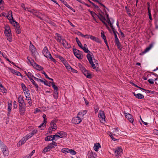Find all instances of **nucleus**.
Masks as SVG:
<instances>
[{
    "mask_svg": "<svg viewBox=\"0 0 158 158\" xmlns=\"http://www.w3.org/2000/svg\"><path fill=\"white\" fill-rule=\"evenodd\" d=\"M57 143L53 141L51 143H50L47 147H45L43 151V153H45L48 151H49L52 148L54 147V146H57Z\"/></svg>",
    "mask_w": 158,
    "mask_h": 158,
    "instance_id": "2",
    "label": "nucleus"
},
{
    "mask_svg": "<svg viewBox=\"0 0 158 158\" xmlns=\"http://www.w3.org/2000/svg\"><path fill=\"white\" fill-rule=\"evenodd\" d=\"M134 96L137 98L138 99H143L144 98V96L140 94H135L134 93Z\"/></svg>",
    "mask_w": 158,
    "mask_h": 158,
    "instance_id": "30",
    "label": "nucleus"
},
{
    "mask_svg": "<svg viewBox=\"0 0 158 158\" xmlns=\"http://www.w3.org/2000/svg\"><path fill=\"white\" fill-rule=\"evenodd\" d=\"M5 31H11L9 27L8 26H6L5 27Z\"/></svg>",
    "mask_w": 158,
    "mask_h": 158,
    "instance_id": "51",
    "label": "nucleus"
},
{
    "mask_svg": "<svg viewBox=\"0 0 158 158\" xmlns=\"http://www.w3.org/2000/svg\"><path fill=\"white\" fill-rule=\"evenodd\" d=\"M101 36L102 38L104 40L105 43L106 44H107V41L106 40V38L104 34V32L102 31L101 32Z\"/></svg>",
    "mask_w": 158,
    "mask_h": 158,
    "instance_id": "27",
    "label": "nucleus"
},
{
    "mask_svg": "<svg viewBox=\"0 0 158 158\" xmlns=\"http://www.w3.org/2000/svg\"><path fill=\"white\" fill-rule=\"evenodd\" d=\"M51 83L52 87L54 89V91H58V88L57 86L55 85L54 82H51Z\"/></svg>",
    "mask_w": 158,
    "mask_h": 158,
    "instance_id": "41",
    "label": "nucleus"
},
{
    "mask_svg": "<svg viewBox=\"0 0 158 158\" xmlns=\"http://www.w3.org/2000/svg\"><path fill=\"white\" fill-rule=\"evenodd\" d=\"M10 70L11 73L18 76H21V74L20 73L13 69H10Z\"/></svg>",
    "mask_w": 158,
    "mask_h": 158,
    "instance_id": "23",
    "label": "nucleus"
},
{
    "mask_svg": "<svg viewBox=\"0 0 158 158\" xmlns=\"http://www.w3.org/2000/svg\"><path fill=\"white\" fill-rule=\"evenodd\" d=\"M33 78L34 79V80L35 81H37L38 82H43V80H41L40 79H39L37 78H36V77H34Z\"/></svg>",
    "mask_w": 158,
    "mask_h": 158,
    "instance_id": "55",
    "label": "nucleus"
},
{
    "mask_svg": "<svg viewBox=\"0 0 158 158\" xmlns=\"http://www.w3.org/2000/svg\"><path fill=\"white\" fill-rule=\"evenodd\" d=\"M63 3L68 8H69L70 9L72 10H73V8H72L69 5H68L66 2L64 1L63 2Z\"/></svg>",
    "mask_w": 158,
    "mask_h": 158,
    "instance_id": "50",
    "label": "nucleus"
},
{
    "mask_svg": "<svg viewBox=\"0 0 158 158\" xmlns=\"http://www.w3.org/2000/svg\"><path fill=\"white\" fill-rule=\"evenodd\" d=\"M99 148H101V145L99 143H97L94 144V149L95 151L97 152Z\"/></svg>",
    "mask_w": 158,
    "mask_h": 158,
    "instance_id": "26",
    "label": "nucleus"
},
{
    "mask_svg": "<svg viewBox=\"0 0 158 158\" xmlns=\"http://www.w3.org/2000/svg\"><path fill=\"white\" fill-rule=\"evenodd\" d=\"M92 53H88L87 55V58L89 60V63L91 65L92 67L94 69H96V67L95 65L94 64L92 60Z\"/></svg>",
    "mask_w": 158,
    "mask_h": 158,
    "instance_id": "4",
    "label": "nucleus"
},
{
    "mask_svg": "<svg viewBox=\"0 0 158 158\" xmlns=\"http://www.w3.org/2000/svg\"><path fill=\"white\" fill-rule=\"evenodd\" d=\"M82 120L77 116L73 118L72 119V121L73 123L75 124H77L81 123Z\"/></svg>",
    "mask_w": 158,
    "mask_h": 158,
    "instance_id": "10",
    "label": "nucleus"
},
{
    "mask_svg": "<svg viewBox=\"0 0 158 158\" xmlns=\"http://www.w3.org/2000/svg\"><path fill=\"white\" fill-rule=\"evenodd\" d=\"M122 151V149L121 148H117L114 151L115 156L116 158H118L119 156H120Z\"/></svg>",
    "mask_w": 158,
    "mask_h": 158,
    "instance_id": "9",
    "label": "nucleus"
},
{
    "mask_svg": "<svg viewBox=\"0 0 158 158\" xmlns=\"http://www.w3.org/2000/svg\"><path fill=\"white\" fill-rule=\"evenodd\" d=\"M90 14H91V15H92L93 19L97 23L96 19H95V17L97 16V15L94 12H93V11H90Z\"/></svg>",
    "mask_w": 158,
    "mask_h": 158,
    "instance_id": "40",
    "label": "nucleus"
},
{
    "mask_svg": "<svg viewBox=\"0 0 158 158\" xmlns=\"http://www.w3.org/2000/svg\"><path fill=\"white\" fill-rule=\"evenodd\" d=\"M56 39L57 41L60 43H61V37L60 35L58 33L56 34Z\"/></svg>",
    "mask_w": 158,
    "mask_h": 158,
    "instance_id": "31",
    "label": "nucleus"
},
{
    "mask_svg": "<svg viewBox=\"0 0 158 158\" xmlns=\"http://www.w3.org/2000/svg\"><path fill=\"white\" fill-rule=\"evenodd\" d=\"M48 58H49L50 59V60L51 61L54 62H56V60L55 59H54V58H53L52 57V56H51V54H50V55H49V56H48Z\"/></svg>",
    "mask_w": 158,
    "mask_h": 158,
    "instance_id": "52",
    "label": "nucleus"
},
{
    "mask_svg": "<svg viewBox=\"0 0 158 158\" xmlns=\"http://www.w3.org/2000/svg\"><path fill=\"white\" fill-rule=\"evenodd\" d=\"M21 86L23 91L25 97H27V96H29L30 94L29 93V90L26 87V85L22 83L21 84Z\"/></svg>",
    "mask_w": 158,
    "mask_h": 158,
    "instance_id": "5",
    "label": "nucleus"
},
{
    "mask_svg": "<svg viewBox=\"0 0 158 158\" xmlns=\"http://www.w3.org/2000/svg\"><path fill=\"white\" fill-rule=\"evenodd\" d=\"M41 112V110H40L38 108H36L35 110V111H34V113L35 114H36L38 112Z\"/></svg>",
    "mask_w": 158,
    "mask_h": 158,
    "instance_id": "59",
    "label": "nucleus"
},
{
    "mask_svg": "<svg viewBox=\"0 0 158 158\" xmlns=\"http://www.w3.org/2000/svg\"><path fill=\"white\" fill-rule=\"evenodd\" d=\"M91 35H84L83 36V37H85L87 39H89L90 38V36Z\"/></svg>",
    "mask_w": 158,
    "mask_h": 158,
    "instance_id": "60",
    "label": "nucleus"
},
{
    "mask_svg": "<svg viewBox=\"0 0 158 158\" xmlns=\"http://www.w3.org/2000/svg\"><path fill=\"white\" fill-rule=\"evenodd\" d=\"M148 81L150 84H152L154 83V80L152 79H149Z\"/></svg>",
    "mask_w": 158,
    "mask_h": 158,
    "instance_id": "58",
    "label": "nucleus"
},
{
    "mask_svg": "<svg viewBox=\"0 0 158 158\" xmlns=\"http://www.w3.org/2000/svg\"><path fill=\"white\" fill-rule=\"evenodd\" d=\"M73 52L74 55L79 59H82L83 57L82 52L76 49H73Z\"/></svg>",
    "mask_w": 158,
    "mask_h": 158,
    "instance_id": "3",
    "label": "nucleus"
},
{
    "mask_svg": "<svg viewBox=\"0 0 158 158\" xmlns=\"http://www.w3.org/2000/svg\"><path fill=\"white\" fill-rule=\"evenodd\" d=\"M124 114L126 117L128 119L129 122L133 124L134 122V119L133 116L130 114L127 113L124 111Z\"/></svg>",
    "mask_w": 158,
    "mask_h": 158,
    "instance_id": "6",
    "label": "nucleus"
},
{
    "mask_svg": "<svg viewBox=\"0 0 158 158\" xmlns=\"http://www.w3.org/2000/svg\"><path fill=\"white\" fill-rule=\"evenodd\" d=\"M14 26L16 27L15 30L17 33L19 34L21 32L20 29V28L19 26L18 23L17 22L16 23H11Z\"/></svg>",
    "mask_w": 158,
    "mask_h": 158,
    "instance_id": "17",
    "label": "nucleus"
},
{
    "mask_svg": "<svg viewBox=\"0 0 158 158\" xmlns=\"http://www.w3.org/2000/svg\"><path fill=\"white\" fill-rule=\"evenodd\" d=\"M56 120H52L50 124V126L49 127L48 132L51 134L52 131H54L57 128V127L56 124Z\"/></svg>",
    "mask_w": 158,
    "mask_h": 158,
    "instance_id": "1",
    "label": "nucleus"
},
{
    "mask_svg": "<svg viewBox=\"0 0 158 158\" xmlns=\"http://www.w3.org/2000/svg\"><path fill=\"white\" fill-rule=\"evenodd\" d=\"M152 47L153 44H150L149 46L147 48L145 49L144 51L143 52V53H145L148 52Z\"/></svg>",
    "mask_w": 158,
    "mask_h": 158,
    "instance_id": "34",
    "label": "nucleus"
},
{
    "mask_svg": "<svg viewBox=\"0 0 158 158\" xmlns=\"http://www.w3.org/2000/svg\"><path fill=\"white\" fill-rule=\"evenodd\" d=\"M61 43L65 48H69L71 47L70 45L65 39H63Z\"/></svg>",
    "mask_w": 158,
    "mask_h": 158,
    "instance_id": "16",
    "label": "nucleus"
},
{
    "mask_svg": "<svg viewBox=\"0 0 158 158\" xmlns=\"http://www.w3.org/2000/svg\"><path fill=\"white\" fill-rule=\"evenodd\" d=\"M90 39H91V40L94 41L96 42H97L98 43H100L101 41H100L99 40V39L95 37L94 36L92 35H90Z\"/></svg>",
    "mask_w": 158,
    "mask_h": 158,
    "instance_id": "24",
    "label": "nucleus"
},
{
    "mask_svg": "<svg viewBox=\"0 0 158 158\" xmlns=\"http://www.w3.org/2000/svg\"><path fill=\"white\" fill-rule=\"evenodd\" d=\"M82 113L81 112H80L78 113L77 115V116L79 117L81 120L83 119L84 116Z\"/></svg>",
    "mask_w": 158,
    "mask_h": 158,
    "instance_id": "45",
    "label": "nucleus"
},
{
    "mask_svg": "<svg viewBox=\"0 0 158 158\" xmlns=\"http://www.w3.org/2000/svg\"><path fill=\"white\" fill-rule=\"evenodd\" d=\"M69 153H70L71 155H74L76 154V152L73 150L69 149Z\"/></svg>",
    "mask_w": 158,
    "mask_h": 158,
    "instance_id": "49",
    "label": "nucleus"
},
{
    "mask_svg": "<svg viewBox=\"0 0 158 158\" xmlns=\"http://www.w3.org/2000/svg\"><path fill=\"white\" fill-rule=\"evenodd\" d=\"M57 134L59 135L60 138H65L66 137V133L64 131H61L57 133Z\"/></svg>",
    "mask_w": 158,
    "mask_h": 158,
    "instance_id": "20",
    "label": "nucleus"
},
{
    "mask_svg": "<svg viewBox=\"0 0 158 158\" xmlns=\"http://www.w3.org/2000/svg\"><path fill=\"white\" fill-rule=\"evenodd\" d=\"M18 102L19 104L23 105L24 103V101L23 100V97L22 95H19L18 97Z\"/></svg>",
    "mask_w": 158,
    "mask_h": 158,
    "instance_id": "21",
    "label": "nucleus"
},
{
    "mask_svg": "<svg viewBox=\"0 0 158 158\" xmlns=\"http://www.w3.org/2000/svg\"><path fill=\"white\" fill-rule=\"evenodd\" d=\"M80 68L81 70L82 71V73H83L84 71L86 70L85 68L81 65H80Z\"/></svg>",
    "mask_w": 158,
    "mask_h": 158,
    "instance_id": "57",
    "label": "nucleus"
},
{
    "mask_svg": "<svg viewBox=\"0 0 158 158\" xmlns=\"http://www.w3.org/2000/svg\"><path fill=\"white\" fill-rule=\"evenodd\" d=\"M30 138L28 137V135H27L25 137H23L20 141L19 143L20 146L22 145L25 143L26 141L28 139Z\"/></svg>",
    "mask_w": 158,
    "mask_h": 158,
    "instance_id": "15",
    "label": "nucleus"
},
{
    "mask_svg": "<svg viewBox=\"0 0 158 158\" xmlns=\"http://www.w3.org/2000/svg\"><path fill=\"white\" fill-rule=\"evenodd\" d=\"M37 130H34L28 134L27 135H28V137L30 138L33 135L37 133Z\"/></svg>",
    "mask_w": 158,
    "mask_h": 158,
    "instance_id": "32",
    "label": "nucleus"
},
{
    "mask_svg": "<svg viewBox=\"0 0 158 158\" xmlns=\"http://www.w3.org/2000/svg\"><path fill=\"white\" fill-rule=\"evenodd\" d=\"M26 75L28 77L30 80L32 79V78H34V76L30 72H28L26 73Z\"/></svg>",
    "mask_w": 158,
    "mask_h": 158,
    "instance_id": "36",
    "label": "nucleus"
},
{
    "mask_svg": "<svg viewBox=\"0 0 158 158\" xmlns=\"http://www.w3.org/2000/svg\"><path fill=\"white\" fill-rule=\"evenodd\" d=\"M58 58L60 59L62 61H64V63L66 61V60L64 59L61 56H59Z\"/></svg>",
    "mask_w": 158,
    "mask_h": 158,
    "instance_id": "61",
    "label": "nucleus"
},
{
    "mask_svg": "<svg viewBox=\"0 0 158 158\" xmlns=\"http://www.w3.org/2000/svg\"><path fill=\"white\" fill-rule=\"evenodd\" d=\"M43 117L44 118L43 122L44 123H46V120L47 119L46 115L45 114H44L43 115Z\"/></svg>",
    "mask_w": 158,
    "mask_h": 158,
    "instance_id": "56",
    "label": "nucleus"
},
{
    "mask_svg": "<svg viewBox=\"0 0 158 158\" xmlns=\"http://www.w3.org/2000/svg\"><path fill=\"white\" fill-rule=\"evenodd\" d=\"M6 36L7 37V39L10 42L11 41V31H4Z\"/></svg>",
    "mask_w": 158,
    "mask_h": 158,
    "instance_id": "18",
    "label": "nucleus"
},
{
    "mask_svg": "<svg viewBox=\"0 0 158 158\" xmlns=\"http://www.w3.org/2000/svg\"><path fill=\"white\" fill-rule=\"evenodd\" d=\"M7 17L8 19L10 20V22L11 23H16L17 22H15L13 19L12 15V12L11 10L9 11L8 12V15L6 16Z\"/></svg>",
    "mask_w": 158,
    "mask_h": 158,
    "instance_id": "7",
    "label": "nucleus"
},
{
    "mask_svg": "<svg viewBox=\"0 0 158 158\" xmlns=\"http://www.w3.org/2000/svg\"><path fill=\"white\" fill-rule=\"evenodd\" d=\"M34 67L36 69L39 70H41L43 69V68L42 67L38 65L37 64L34 66Z\"/></svg>",
    "mask_w": 158,
    "mask_h": 158,
    "instance_id": "37",
    "label": "nucleus"
},
{
    "mask_svg": "<svg viewBox=\"0 0 158 158\" xmlns=\"http://www.w3.org/2000/svg\"><path fill=\"white\" fill-rule=\"evenodd\" d=\"M77 34L78 35H79V36H81L82 37H83V34H82L81 32H80L79 31H77Z\"/></svg>",
    "mask_w": 158,
    "mask_h": 158,
    "instance_id": "62",
    "label": "nucleus"
},
{
    "mask_svg": "<svg viewBox=\"0 0 158 158\" xmlns=\"http://www.w3.org/2000/svg\"><path fill=\"white\" fill-rule=\"evenodd\" d=\"M95 153H94L92 151H89L88 152V156L90 158H94V155Z\"/></svg>",
    "mask_w": 158,
    "mask_h": 158,
    "instance_id": "33",
    "label": "nucleus"
},
{
    "mask_svg": "<svg viewBox=\"0 0 158 158\" xmlns=\"http://www.w3.org/2000/svg\"><path fill=\"white\" fill-rule=\"evenodd\" d=\"M110 136L113 140L116 141L117 140V139H115V138H114L112 134H111V135H110Z\"/></svg>",
    "mask_w": 158,
    "mask_h": 158,
    "instance_id": "64",
    "label": "nucleus"
},
{
    "mask_svg": "<svg viewBox=\"0 0 158 158\" xmlns=\"http://www.w3.org/2000/svg\"><path fill=\"white\" fill-rule=\"evenodd\" d=\"M0 89L3 93L6 92V89L3 86L2 84H0Z\"/></svg>",
    "mask_w": 158,
    "mask_h": 158,
    "instance_id": "35",
    "label": "nucleus"
},
{
    "mask_svg": "<svg viewBox=\"0 0 158 158\" xmlns=\"http://www.w3.org/2000/svg\"><path fill=\"white\" fill-rule=\"evenodd\" d=\"M53 97L55 99H56L58 97V91H54L53 95Z\"/></svg>",
    "mask_w": 158,
    "mask_h": 158,
    "instance_id": "42",
    "label": "nucleus"
},
{
    "mask_svg": "<svg viewBox=\"0 0 158 158\" xmlns=\"http://www.w3.org/2000/svg\"><path fill=\"white\" fill-rule=\"evenodd\" d=\"M101 21L106 26L107 28L109 29V27L107 25V24L105 22V21L106 20L104 17L103 16L101 15H97V16Z\"/></svg>",
    "mask_w": 158,
    "mask_h": 158,
    "instance_id": "14",
    "label": "nucleus"
},
{
    "mask_svg": "<svg viewBox=\"0 0 158 158\" xmlns=\"http://www.w3.org/2000/svg\"><path fill=\"white\" fill-rule=\"evenodd\" d=\"M27 59L30 62L31 64L34 67L36 64L34 62V61L33 60H31L29 59H28V57H27Z\"/></svg>",
    "mask_w": 158,
    "mask_h": 158,
    "instance_id": "43",
    "label": "nucleus"
},
{
    "mask_svg": "<svg viewBox=\"0 0 158 158\" xmlns=\"http://www.w3.org/2000/svg\"><path fill=\"white\" fill-rule=\"evenodd\" d=\"M42 83H43L45 85L47 86H50L49 85L50 84L48 82V81L44 79L43 80V82H42Z\"/></svg>",
    "mask_w": 158,
    "mask_h": 158,
    "instance_id": "53",
    "label": "nucleus"
},
{
    "mask_svg": "<svg viewBox=\"0 0 158 158\" xmlns=\"http://www.w3.org/2000/svg\"><path fill=\"white\" fill-rule=\"evenodd\" d=\"M32 82L34 85L37 88H38V85L35 83V81L32 79H31L30 80Z\"/></svg>",
    "mask_w": 158,
    "mask_h": 158,
    "instance_id": "48",
    "label": "nucleus"
},
{
    "mask_svg": "<svg viewBox=\"0 0 158 158\" xmlns=\"http://www.w3.org/2000/svg\"><path fill=\"white\" fill-rule=\"evenodd\" d=\"M83 73L87 78H91V74L89 72L86 70Z\"/></svg>",
    "mask_w": 158,
    "mask_h": 158,
    "instance_id": "22",
    "label": "nucleus"
},
{
    "mask_svg": "<svg viewBox=\"0 0 158 158\" xmlns=\"http://www.w3.org/2000/svg\"><path fill=\"white\" fill-rule=\"evenodd\" d=\"M23 105H19V112L21 114H24L25 110L26 108L25 107L23 106Z\"/></svg>",
    "mask_w": 158,
    "mask_h": 158,
    "instance_id": "19",
    "label": "nucleus"
},
{
    "mask_svg": "<svg viewBox=\"0 0 158 158\" xmlns=\"http://www.w3.org/2000/svg\"><path fill=\"white\" fill-rule=\"evenodd\" d=\"M98 117L101 119L102 121H105L106 118L104 113L103 111L100 110L98 114Z\"/></svg>",
    "mask_w": 158,
    "mask_h": 158,
    "instance_id": "11",
    "label": "nucleus"
},
{
    "mask_svg": "<svg viewBox=\"0 0 158 158\" xmlns=\"http://www.w3.org/2000/svg\"><path fill=\"white\" fill-rule=\"evenodd\" d=\"M53 135H51L49 136H48L46 137L45 139V140L46 141H51L53 140H54V138L53 137Z\"/></svg>",
    "mask_w": 158,
    "mask_h": 158,
    "instance_id": "29",
    "label": "nucleus"
},
{
    "mask_svg": "<svg viewBox=\"0 0 158 158\" xmlns=\"http://www.w3.org/2000/svg\"><path fill=\"white\" fill-rule=\"evenodd\" d=\"M1 149L3 155L5 156H7L9 155V151L8 148L6 146L2 145Z\"/></svg>",
    "mask_w": 158,
    "mask_h": 158,
    "instance_id": "8",
    "label": "nucleus"
},
{
    "mask_svg": "<svg viewBox=\"0 0 158 158\" xmlns=\"http://www.w3.org/2000/svg\"><path fill=\"white\" fill-rule=\"evenodd\" d=\"M12 106V102L11 101L10 103H8V115H9L10 114V112L11 111Z\"/></svg>",
    "mask_w": 158,
    "mask_h": 158,
    "instance_id": "25",
    "label": "nucleus"
},
{
    "mask_svg": "<svg viewBox=\"0 0 158 158\" xmlns=\"http://www.w3.org/2000/svg\"><path fill=\"white\" fill-rule=\"evenodd\" d=\"M29 49L32 54L33 55H35L36 52V48L35 46L32 44L31 41L30 42Z\"/></svg>",
    "mask_w": 158,
    "mask_h": 158,
    "instance_id": "13",
    "label": "nucleus"
},
{
    "mask_svg": "<svg viewBox=\"0 0 158 158\" xmlns=\"http://www.w3.org/2000/svg\"><path fill=\"white\" fill-rule=\"evenodd\" d=\"M42 53L47 58H48V56H49L50 54L47 47H44Z\"/></svg>",
    "mask_w": 158,
    "mask_h": 158,
    "instance_id": "12",
    "label": "nucleus"
},
{
    "mask_svg": "<svg viewBox=\"0 0 158 158\" xmlns=\"http://www.w3.org/2000/svg\"><path fill=\"white\" fill-rule=\"evenodd\" d=\"M53 138H54V140L56 139H58L59 138H60L59 135L57 134V133L55 135H53Z\"/></svg>",
    "mask_w": 158,
    "mask_h": 158,
    "instance_id": "54",
    "label": "nucleus"
},
{
    "mask_svg": "<svg viewBox=\"0 0 158 158\" xmlns=\"http://www.w3.org/2000/svg\"><path fill=\"white\" fill-rule=\"evenodd\" d=\"M117 46L118 48L120 50H121L122 47L120 42L115 43Z\"/></svg>",
    "mask_w": 158,
    "mask_h": 158,
    "instance_id": "46",
    "label": "nucleus"
},
{
    "mask_svg": "<svg viewBox=\"0 0 158 158\" xmlns=\"http://www.w3.org/2000/svg\"><path fill=\"white\" fill-rule=\"evenodd\" d=\"M81 48H82L84 52L85 53H88L89 52H90L89 51L88 49L87 46L85 44L84 45V46H83Z\"/></svg>",
    "mask_w": 158,
    "mask_h": 158,
    "instance_id": "28",
    "label": "nucleus"
},
{
    "mask_svg": "<svg viewBox=\"0 0 158 158\" xmlns=\"http://www.w3.org/2000/svg\"><path fill=\"white\" fill-rule=\"evenodd\" d=\"M45 123H43L39 127V128H40L41 130L44 129L45 126Z\"/></svg>",
    "mask_w": 158,
    "mask_h": 158,
    "instance_id": "47",
    "label": "nucleus"
},
{
    "mask_svg": "<svg viewBox=\"0 0 158 158\" xmlns=\"http://www.w3.org/2000/svg\"><path fill=\"white\" fill-rule=\"evenodd\" d=\"M64 63L66 68L67 69L69 70V71H70V69L72 68L71 66L68 64V63L66 62V61Z\"/></svg>",
    "mask_w": 158,
    "mask_h": 158,
    "instance_id": "38",
    "label": "nucleus"
},
{
    "mask_svg": "<svg viewBox=\"0 0 158 158\" xmlns=\"http://www.w3.org/2000/svg\"><path fill=\"white\" fill-rule=\"evenodd\" d=\"M26 100L27 101L29 104L30 106H31L32 105V102L31 99L30 97V96H27V97H26Z\"/></svg>",
    "mask_w": 158,
    "mask_h": 158,
    "instance_id": "39",
    "label": "nucleus"
},
{
    "mask_svg": "<svg viewBox=\"0 0 158 158\" xmlns=\"http://www.w3.org/2000/svg\"><path fill=\"white\" fill-rule=\"evenodd\" d=\"M69 149L67 148H63L61 150V152L64 153H69Z\"/></svg>",
    "mask_w": 158,
    "mask_h": 158,
    "instance_id": "44",
    "label": "nucleus"
},
{
    "mask_svg": "<svg viewBox=\"0 0 158 158\" xmlns=\"http://www.w3.org/2000/svg\"><path fill=\"white\" fill-rule=\"evenodd\" d=\"M70 71H71L74 73H77V71L76 70L73 69L72 68H71V69H70Z\"/></svg>",
    "mask_w": 158,
    "mask_h": 158,
    "instance_id": "63",
    "label": "nucleus"
}]
</instances>
